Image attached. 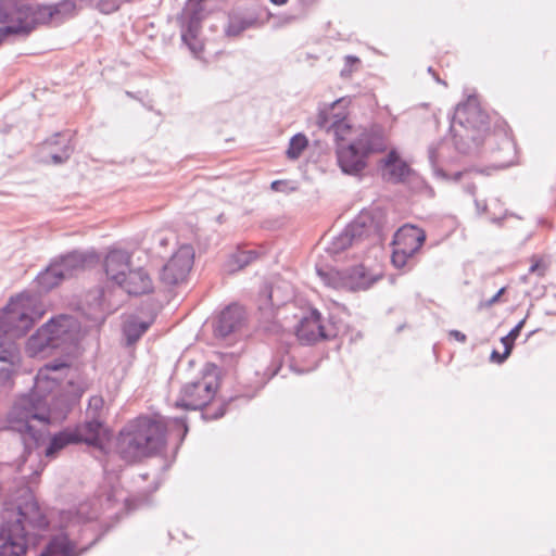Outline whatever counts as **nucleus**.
Returning a JSON list of instances; mask_svg holds the SVG:
<instances>
[{"label": "nucleus", "mask_w": 556, "mask_h": 556, "mask_svg": "<svg viewBox=\"0 0 556 556\" xmlns=\"http://www.w3.org/2000/svg\"><path fill=\"white\" fill-rule=\"evenodd\" d=\"M65 363H50L40 369L36 377L35 392L21 395L13 404L8 420L0 417V430L8 428L18 432L24 450L28 451L26 462L38 463L37 468L29 475L24 473L23 479L27 483H31L41 473L43 467L38 462V456H33L30 451L36 447L42 440L48 430L49 414L47 408V400L38 393L42 391L43 383L51 382L55 384L56 377L49 375L50 371H59L66 369Z\"/></svg>", "instance_id": "nucleus-1"}, {"label": "nucleus", "mask_w": 556, "mask_h": 556, "mask_svg": "<svg viewBox=\"0 0 556 556\" xmlns=\"http://www.w3.org/2000/svg\"><path fill=\"white\" fill-rule=\"evenodd\" d=\"M42 313L34 309V300L25 294L11 298L0 313V389L13 386L21 366V352L15 339L27 333Z\"/></svg>", "instance_id": "nucleus-2"}, {"label": "nucleus", "mask_w": 556, "mask_h": 556, "mask_svg": "<svg viewBox=\"0 0 556 556\" xmlns=\"http://www.w3.org/2000/svg\"><path fill=\"white\" fill-rule=\"evenodd\" d=\"M48 526L29 486L23 489L22 497L7 504L2 513L0 556H25L29 545L38 542L40 532Z\"/></svg>", "instance_id": "nucleus-3"}, {"label": "nucleus", "mask_w": 556, "mask_h": 556, "mask_svg": "<svg viewBox=\"0 0 556 556\" xmlns=\"http://www.w3.org/2000/svg\"><path fill=\"white\" fill-rule=\"evenodd\" d=\"M166 424L162 417L141 416L123 427L116 439V452L128 463L157 453L165 444Z\"/></svg>", "instance_id": "nucleus-4"}, {"label": "nucleus", "mask_w": 556, "mask_h": 556, "mask_svg": "<svg viewBox=\"0 0 556 556\" xmlns=\"http://www.w3.org/2000/svg\"><path fill=\"white\" fill-rule=\"evenodd\" d=\"M488 128V115L480 108L478 98L468 97L456 106L451 121L450 131L455 149L463 154L470 153L482 142Z\"/></svg>", "instance_id": "nucleus-5"}, {"label": "nucleus", "mask_w": 556, "mask_h": 556, "mask_svg": "<svg viewBox=\"0 0 556 556\" xmlns=\"http://www.w3.org/2000/svg\"><path fill=\"white\" fill-rule=\"evenodd\" d=\"M388 147L387 136L380 126L364 129L352 142L338 143V163L342 172L356 175L366 166V157L371 153L383 152Z\"/></svg>", "instance_id": "nucleus-6"}, {"label": "nucleus", "mask_w": 556, "mask_h": 556, "mask_svg": "<svg viewBox=\"0 0 556 556\" xmlns=\"http://www.w3.org/2000/svg\"><path fill=\"white\" fill-rule=\"evenodd\" d=\"M22 11L29 30L40 24L59 25L78 13L76 0H61L54 4L33 3L29 0H4L3 12Z\"/></svg>", "instance_id": "nucleus-7"}, {"label": "nucleus", "mask_w": 556, "mask_h": 556, "mask_svg": "<svg viewBox=\"0 0 556 556\" xmlns=\"http://www.w3.org/2000/svg\"><path fill=\"white\" fill-rule=\"evenodd\" d=\"M93 518L96 513H89V506L86 503L80 504L76 510L62 511L60 523L64 532L52 538L39 556H77L74 542L75 528Z\"/></svg>", "instance_id": "nucleus-8"}, {"label": "nucleus", "mask_w": 556, "mask_h": 556, "mask_svg": "<svg viewBox=\"0 0 556 556\" xmlns=\"http://www.w3.org/2000/svg\"><path fill=\"white\" fill-rule=\"evenodd\" d=\"M317 274L326 286L346 291L367 290L380 278L378 274L367 271L363 265L344 270L317 268Z\"/></svg>", "instance_id": "nucleus-9"}, {"label": "nucleus", "mask_w": 556, "mask_h": 556, "mask_svg": "<svg viewBox=\"0 0 556 556\" xmlns=\"http://www.w3.org/2000/svg\"><path fill=\"white\" fill-rule=\"evenodd\" d=\"M426 241V232L413 225H404L394 233L392 264L396 268L406 266L410 258L421 249Z\"/></svg>", "instance_id": "nucleus-10"}, {"label": "nucleus", "mask_w": 556, "mask_h": 556, "mask_svg": "<svg viewBox=\"0 0 556 556\" xmlns=\"http://www.w3.org/2000/svg\"><path fill=\"white\" fill-rule=\"evenodd\" d=\"M218 381L215 375H205L201 379L186 383L176 402L177 407L185 409H202L215 396Z\"/></svg>", "instance_id": "nucleus-11"}, {"label": "nucleus", "mask_w": 556, "mask_h": 556, "mask_svg": "<svg viewBox=\"0 0 556 556\" xmlns=\"http://www.w3.org/2000/svg\"><path fill=\"white\" fill-rule=\"evenodd\" d=\"M372 231L371 220L368 214H362L331 241L328 251L338 254L349 247L359 245L367 240Z\"/></svg>", "instance_id": "nucleus-12"}, {"label": "nucleus", "mask_w": 556, "mask_h": 556, "mask_svg": "<svg viewBox=\"0 0 556 556\" xmlns=\"http://www.w3.org/2000/svg\"><path fill=\"white\" fill-rule=\"evenodd\" d=\"M206 0H189L184 13V28L181 33L182 41L189 47L194 55L203 49L202 41L198 38L200 31V23L204 17L203 4Z\"/></svg>", "instance_id": "nucleus-13"}, {"label": "nucleus", "mask_w": 556, "mask_h": 556, "mask_svg": "<svg viewBox=\"0 0 556 556\" xmlns=\"http://www.w3.org/2000/svg\"><path fill=\"white\" fill-rule=\"evenodd\" d=\"M194 261V251L191 245H181L169 261L163 266L161 280L167 286L184 282L190 273Z\"/></svg>", "instance_id": "nucleus-14"}, {"label": "nucleus", "mask_w": 556, "mask_h": 556, "mask_svg": "<svg viewBox=\"0 0 556 556\" xmlns=\"http://www.w3.org/2000/svg\"><path fill=\"white\" fill-rule=\"evenodd\" d=\"M333 337H336L334 330L324 324L317 309H311L308 315L301 318L296 327V338L302 344L309 345Z\"/></svg>", "instance_id": "nucleus-15"}, {"label": "nucleus", "mask_w": 556, "mask_h": 556, "mask_svg": "<svg viewBox=\"0 0 556 556\" xmlns=\"http://www.w3.org/2000/svg\"><path fill=\"white\" fill-rule=\"evenodd\" d=\"M345 99H339L321 109L317 116L319 128L331 131L337 140L343 141V132L350 128L345 122Z\"/></svg>", "instance_id": "nucleus-16"}, {"label": "nucleus", "mask_w": 556, "mask_h": 556, "mask_svg": "<svg viewBox=\"0 0 556 556\" xmlns=\"http://www.w3.org/2000/svg\"><path fill=\"white\" fill-rule=\"evenodd\" d=\"M245 312L237 304L228 305L217 316L213 325L214 336L226 340L237 334L244 326Z\"/></svg>", "instance_id": "nucleus-17"}, {"label": "nucleus", "mask_w": 556, "mask_h": 556, "mask_svg": "<svg viewBox=\"0 0 556 556\" xmlns=\"http://www.w3.org/2000/svg\"><path fill=\"white\" fill-rule=\"evenodd\" d=\"M47 325L53 342V348L63 349L77 340L79 333V323L71 315H59L51 318Z\"/></svg>", "instance_id": "nucleus-18"}, {"label": "nucleus", "mask_w": 556, "mask_h": 556, "mask_svg": "<svg viewBox=\"0 0 556 556\" xmlns=\"http://www.w3.org/2000/svg\"><path fill=\"white\" fill-rule=\"evenodd\" d=\"M131 256L124 250H112L104 258V270L108 279L116 287L125 280L130 269Z\"/></svg>", "instance_id": "nucleus-19"}, {"label": "nucleus", "mask_w": 556, "mask_h": 556, "mask_svg": "<svg viewBox=\"0 0 556 556\" xmlns=\"http://www.w3.org/2000/svg\"><path fill=\"white\" fill-rule=\"evenodd\" d=\"M3 1L4 0H0V23L5 26L0 27V45L10 35H28L30 33L25 18L20 14L22 11L3 12Z\"/></svg>", "instance_id": "nucleus-20"}, {"label": "nucleus", "mask_w": 556, "mask_h": 556, "mask_svg": "<svg viewBox=\"0 0 556 556\" xmlns=\"http://www.w3.org/2000/svg\"><path fill=\"white\" fill-rule=\"evenodd\" d=\"M117 288L128 294L140 295L152 290V280L143 268H130L125 280L121 281Z\"/></svg>", "instance_id": "nucleus-21"}, {"label": "nucleus", "mask_w": 556, "mask_h": 556, "mask_svg": "<svg viewBox=\"0 0 556 556\" xmlns=\"http://www.w3.org/2000/svg\"><path fill=\"white\" fill-rule=\"evenodd\" d=\"M448 150V144L444 140L433 142L428 147V160L431 168L434 175L442 179L447 178L444 166L452 161Z\"/></svg>", "instance_id": "nucleus-22"}, {"label": "nucleus", "mask_w": 556, "mask_h": 556, "mask_svg": "<svg viewBox=\"0 0 556 556\" xmlns=\"http://www.w3.org/2000/svg\"><path fill=\"white\" fill-rule=\"evenodd\" d=\"M114 290L111 288L98 287L87 292L85 301L92 309L111 313L115 311L119 303L113 299Z\"/></svg>", "instance_id": "nucleus-23"}, {"label": "nucleus", "mask_w": 556, "mask_h": 556, "mask_svg": "<svg viewBox=\"0 0 556 556\" xmlns=\"http://www.w3.org/2000/svg\"><path fill=\"white\" fill-rule=\"evenodd\" d=\"M383 163V177L388 181L400 182L409 174V166L400 159L395 150H391Z\"/></svg>", "instance_id": "nucleus-24"}, {"label": "nucleus", "mask_w": 556, "mask_h": 556, "mask_svg": "<svg viewBox=\"0 0 556 556\" xmlns=\"http://www.w3.org/2000/svg\"><path fill=\"white\" fill-rule=\"evenodd\" d=\"M103 419L98 417H87L84 424L72 428L77 437L78 443L94 445L100 438Z\"/></svg>", "instance_id": "nucleus-25"}, {"label": "nucleus", "mask_w": 556, "mask_h": 556, "mask_svg": "<svg viewBox=\"0 0 556 556\" xmlns=\"http://www.w3.org/2000/svg\"><path fill=\"white\" fill-rule=\"evenodd\" d=\"M50 326L51 325L45 324L28 339L26 343V350L30 356H36L37 354L43 353L47 350L56 349L53 348V342L49 332Z\"/></svg>", "instance_id": "nucleus-26"}, {"label": "nucleus", "mask_w": 556, "mask_h": 556, "mask_svg": "<svg viewBox=\"0 0 556 556\" xmlns=\"http://www.w3.org/2000/svg\"><path fill=\"white\" fill-rule=\"evenodd\" d=\"M52 263L58 264V267L63 273V279H65L85 268L87 255L81 252L73 251Z\"/></svg>", "instance_id": "nucleus-27"}, {"label": "nucleus", "mask_w": 556, "mask_h": 556, "mask_svg": "<svg viewBox=\"0 0 556 556\" xmlns=\"http://www.w3.org/2000/svg\"><path fill=\"white\" fill-rule=\"evenodd\" d=\"M150 325V321L140 320L136 316L128 317L123 326L126 345L130 346L135 344L149 329Z\"/></svg>", "instance_id": "nucleus-28"}, {"label": "nucleus", "mask_w": 556, "mask_h": 556, "mask_svg": "<svg viewBox=\"0 0 556 556\" xmlns=\"http://www.w3.org/2000/svg\"><path fill=\"white\" fill-rule=\"evenodd\" d=\"M77 437L73 432L72 428H66L55 433L51 439L48 447L46 448V456L53 457L65 446L71 444H77Z\"/></svg>", "instance_id": "nucleus-29"}, {"label": "nucleus", "mask_w": 556, "mask_h": 556, "mask_svg": "<svg viewBox=\"0 0 556 556\" xmlns=\"http://www.w3.org/2000/svg\"><path fill=\"white\" fill-rule=\"evenodd\" d=\"M63 279V273L58 264L51 263L45 270L38 274L36 282L42 291H49L56 287Z\"/></svg>", "instance_id": "nucleus-30"}, {"label": "nucleus", "mask_w": 556, "mask_h": 556, "mask_svg": "<svg viewBox=\"0 0 556 556\" xmlns=\"http://www.w3.org/2000/svg\"><path fill=\"white\" fill-rule=\"evenodd\" d=\"M255 21L253 18H248L241 14H230L228 18V24L225 28V33L228 37H237L245 29L250 28Z\"/></svg>", "instance_id": "nucleus-31"}, {"label": "nucleus", "mask_w": 556, "mask_h": 556, "mask_svg": "<svg viewBox=\"0 0 556 556\" xmlns=\"http://www.w3.org/2000/svg\"><path fill=\"white\" fill-rule=\"evenodd\" d=\"M308 140L303 134H296L291 137L288 149L286 151L289 160H298L302 152L306 149Z\"/></svg>", "instance_id": "nucleus-32"}, {"label": "nucleus", "mask_w": 556, "mask_h": 556, "mask_svg": "<svg viewBox=\"0 0 556 556\" xmlns=\"http://www.w3.org/2000/svg\"><path fill=\"white\" fill-rule=\"evenodd\" d=\"M526 318L520 320L510 331L507 336L503 337L501 339L502 344L504 345L505 350L502 353V359H507V357L510 355L511 350L514 348V342L518 338L522 327L525 326Z\"/></svg>", "instance_id": "nucleus-33"}, {"label": "nucleus", "mask_w": 556, "mask_h": 556, "mask_svg": "<svg viewBox=\"0 0 556 556\" xmlns=\"http://www.w3.org/2000/svg\"><path fill=\"white\" fill-rule=\"evenodd\" d=\"M67 392L72 394L74 400H78L90 387L89 381L81 377L77 376L76 379H70Z\"/></svg>", "instance_id": "nucleus-34"}, {"label": "nucleus", "mask_w": 556, "mask_h": 556, "mask_svg": "<svg viewBox=\"0 0 556 556\" xmlns=\"http://www.w3.org/2000/svg\"><path fill=\"white\" fill-rule=\"evenodd\" d=\"M256 257H257V252L254 250L238 251L237 253H235L232 255L231 261L236 264V266L232 267L231 270L241 269V268L248 266Z\"/></svg>", "instance_id": "nucleus-35"}, {"label": "nucleus", "mask_w": 556, "mask_h": 556, "mask_svg": "<svg viewBox=\"0 0 556 556\" xmlns=\"http://www.w3.org/2000/svg\"><path fill=\"white\" fill-rule=\"evenodd\" d=\"M104 400L100 395H93L89 399L86 410L87 417H98L103 419Z\"/></svg>", "instance_id": "nucleus-36"}, {"label": "nucleus", "mask_w": 556, "mask_h": 556, "mask_svg": "<svg viewBox=\"0 0 556 556\" xmlns=\"http://www.w3.org/2000/svg\"><path fill=\"white\" fill-rule=\"evenodd\" d=\"M56 138H62L64 141H66V143L63 146L62 150L60 153H51V160L54 164H61L63 162H65L70 155L72 154L73 152V146L71 144V141L68 138H65L64 136H61V135H56L55 136Z\"/></svg>", "instance_id": "nucleus-37"}, {"label": "nucleus", "mask_w": 556, "mask_h": 556, "mask_svg": "<svg viewBox=\"0 0 556 556\" xmlns=\"http://www.w3.org/2000/svg\"><path fill=\"white\" fill-rule=\"evenodd\" d=\"M105 503L109 508L116 505L124 507L127 504V497L124 496L121 490L112 488V490L106 494Z\"/></svg>", "instance_id": "nucleus-38"}, {"label": "nucleus", "mask_w": 556, "mask_h": 556, "mask_svg": "<svg viewBox=\"0 0 556 556\" xmlns=\"http://www.w3.org/2000/svg\"><path fill=\"white\" fill-rule=\"evenodd\" d=\"M359 63V59L354 55H346L344 58V66L340 72L341 77L348 78L355 71V66Z\"/></svg>", "instance_id": "nucleus-39"}, {"label": "nucleus", "mask_w": 556, "mask_h": 556, "mask_svg": "<svg viewBox=\"0 0 556 556\" xmlns=\"http://www.w3.org/2000/svg\"><path fill=\"white\" fill-rule=\"evenodd\" d=\"M270 188L273 191H276V192H291V191H295V187H289V184L285 180H275L271 182L270 185Z\"/></svg>", "instance_id": "nucleus-40"}, {"label": "nucleus", "mask_w": 556, "mask_h": 556, "mask_svg": "<svg viewBox=\"0 0 556 556\" xmlns=\"http://www.w3.org/2000/svg\"><path fill=\"white\" fill-rule=\"evenodd\" d=\"M546 267L542 264L540 260H533L532 265L529 268L530 274H538L539 276H543L545 274Z\"/></svg>", "instance_id": "nucleus-41"}, {"label": "nucleus", "mask_w": 556, "mask_h": 556, "mask_svg": "<svg viewBox=\"0 0 556 556\" xmlns=\"http://www.w3.org/2000/svg\"><path fill=\"white\" fill-rule=\"evenodd\" d=\"M225 414L224 406L222 405L214 414L210 415L208 412L204 413L202 416L206 419H217L223 417Z\"/></svg>", "instance_id": "nucleus-42"}, {"label": "nucleus", "mask_w": 556, "mask_h": 556, "mask_svg": "<svg viewBox=\"0 0 556 556\" xmlns=\"http://www.w3.org/2000/svg\"><path fill=\"white\" fill-rule=\"evenodd\" d=\"M448 334H450L451 337H453L455 340H457L458 342H460V343H465V342H466V340H467L466 334H465V333H463V332H460V331H458V330H451V331L448 332Z\"/></svg>", "instance_id": "nucleus-43"}, {"label": "nucleus", "mask_w": 556, "mask_h": 556, "mask_svg": "<svg viewBox=\"0 0 556 556\" xmlns=\"http://www.w3.org/2000/svg\"><path fill=\"white\" fill-rule=\"evenodd\" d=\"M475 204L479 214H482L486 211V203L484 201L475 200Z\"/></svg>", "instance_id": "nucleus-44"}, {"label": "nucleus", "mask_w": 556, "mask_h": 556, "mask_svg": "<svg viewBox=\"0 0 556 556\" xmlns=\"http://www.w3.org/2000/svg\"><path fill=\"white\" fill-rule=\"evenodd\" d=\"M504 288L500 289L489 301H488V305H493L494 303H496L500 299V296L503 294L504 292Z\"/></svg>", "instance_id": "nucleus-45"}, {"label": "nucleus", "mask_w": 556, "mask_h": 556, "mask_svg": "<svg viewBox=\"0 0 556 556\" xmlns=\"http://www.w3.org/2000/svg\"><path fill=\"white\" fill-rule=\"evenodd\" d=\"M491 361L494 363L502 364L505 359H502V354H500L497 351H493L491 353Z\"/></svg>", "instance_id": "nucleus-46"}, {"label": "nucleus", "mask_w": 556, "mask_h": 556, "mask_svg": "<svg viewBox=\"0 0 556 556\" xmlns=\"http://www.w3.org/2000/svg\"><path fill=\"white\" fill-rule=\"evenodd\" d=\"M169 240H170V239H169L168 237H163V236H159V238H157V242H159V245H160V247H165V245H167V244H168V242H169Z\"/></svg>", "instance_id": "nucleus-47"}, {"label": "nucleus", "mask_w": 556, "mask_h": 556, "mask_svg": "<svg viewBox=\"0 0 556 556\" xmlns=\"http://www.w3.org/2000/svg\"><path fill=\"white\" fill-rule=\"evenodd\" d=\"M174 421H175L177 425H179V426H181V427L184 428V432H185V433L188 431V427H187V425H186V422H185V420H184V419L176 418V419H174Z\"/></svg>", "instance_id": "nucleus-48"}, {"label": "nucleus", "mask_w": 556, "mask_h": 556, "mask_svg": "<svg viewBox=\"0 0 556 556\" xmlns=\"http://www.w3.org/2000/svg\"><path fill=\"white\" fill-rule=\"evenodd\" d=\"M466 191L470 194H475V191H476V186L475 185H470V186H467L466 187Z\"/></svg>", "instance_id": "nucleus-49"}, {"label": "nucleus", "mask_w": 556, "mask_h": 556, "mask_svg": "<svg viewBox=\"0 0 556 556\" xmlns=\"http://www.w3.org/2000/svg\"><path fill=\"white\" fill-rule=\"evenodd\" d=\"M275 5H282L287 3L288 0H269Z\"/></svg>", "instance_id": "nucleus-50"}, {"label": "nucleus", "mask_w": 556, "mask_h": 556, "mask_svg": "<svg viewBox=\"0 0 556 556\" xmlns=\"http://www.w3.org/2000/svg\"><path fill=\"white\" fill-rule=\"evenodd\" d=\"M460 176H462V173H459V172L455 174L456 179H458Z\"/></svg>", "instance_id": "nucleus-51"}]
</instances>
